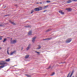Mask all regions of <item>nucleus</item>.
Instances as JSON below:
<instances>
[{
	"mask_svg": "<svg viewBox=\"0 0 77 77\" xmlns=\"http://www.w3.org/2000/svg\"><path fill=\"white\" fill-rule=\"evenodd\" d=\"M41 46L40 45H38V47L37 48V49H41Z\"/></svg>",
	"mask_w": 77,
	"mask_h": 77,
	"instance_id": "nucleus-20",
	"label": "nucleus"
},
{
	"mask_svg": "<svg viewBox=\"0 0 77 77\" xmlns=\"http://www.w3.org/2000/svg\"><path fill=\"white\" fill-rule=\"evenodd\" d=\"M36 38V37H34L32 38V42H35V41Z\"/></svg>",
	"mask_w": 77,
	"mask_h": 77,
	"instance_id": "nucleus-8",
	"label": "nucleus"
},
{
	"mask_svg": "<svg viewBox=\"0 0 77 77\" xmlns=\"http://www.w3.org/2000/svg\"><path fill=\"white\" fill-rule=\"evenodd\" d=\"M39 3H40V4H42V2H40Z\"/></svg>",
	"mask_w": 77,
	"mask_h": 77,
	"instance_id": "nucleus-36",
	"label": "nucleus"
},
{
	"mask_svg": "<svg viewBox=\"0 0 77 77\" xmlns=\"http://www.w3.org/2000/svg\"><path fill=\"white\" fill-rule=\"evenodd\" d=\"M7 40V38H4L2 42H5V41H6Z\"/></svg>",
	"mask_w": 77,
	"mask_h": 77,
	"instance_id": "nucleus-19",
	"label": "nucleus"
},
{
	"mask_svg": "<svg viewBox=\"0 0 77 77\" xmlns=\"http://www.w3.org/2000/svg\"><path fill=\"white\" fill-rule=\"evenodd\" d=\"M1 37H2V36H1L0 37V40H2V38Z\"/></svg>",
	"mask_w": 77,
	"mask_h": 77,
	"instance_id": "nucleus-30",
	"label": "nucleus"
},
{
	"mask_svg": "<svg viewBox=\"0 0 77 77\" xmlns=\"http://www.w3.org/2000/svg\"><path fill=\"white\" fill-rule=\"evenodd\" d=\"M70 74H71V73H70V72L69 73V74H68L67 77H69V75H70Z\"/></svg>",
	"mask_w": 77,
	"mask_h": 77,
	"instance_id": "nucleus-26",
	"label": "nucleus"
},
{
	"mask_svg": "<svg viewBox=\"0 0 77 77\" xmlns=\"http://www.w3.org/2000/svg\"><path fill=\"white\" fill-rule=\"evenodd\" d=\"M1 49H2V48L0 47V50Z\"/></svg>",
	"mask_w": 77,
	"mask_h": 77,
	"instance_id": "nucleus-43",
	"label": "nucleus"
},
{
	"mask_svg": "<svg viewBox=\"0 0 77 77\" xmlns=\"http://www.w3.org/2000/svg\"><path fill=\"white\" fill-rule=\"evenodd\" d=\"M50 30H51V29H48V30L46 31V32H49Z\"/></svg>",
	"mask_w": 77,
	"mask_h": 77,
	"instance_id": "nucleus-24",
	"label": "nucleus"
},
{
	"mask_svg": "<svg viewBox=\"0 0 77 77\" xmlns=\"http://www.w3.org/2000/svg\"><path fill=\"white\" fill-rule=\"evenodd\" d=\"M11 60L10 59L8 58L7 59H6L5 60V61H6V62H9L10 60Z\"/></svg>",
	"mask_w": 77,
	"mask_h": 77,
	"instance_id": "nucleus-21",
	"label": "nucleus"
},
{
	"mask_svg": "<svg viewBox=\"0 0 77 77\" xmlns=\"http://www.w3.org/2000/svg\"><path fill=\"white\" fill-rule=\"evenodd\" d=\"M75 77H77V74L76 75H75Z\"/></svg>",
	"mask_w": 77,
	"mask_h": 77,
	"instance_id": "nucleus-41",
	"label": "nucleus"
},
{
	"mask_svg": "<svg viewBox=\"0 0 77 77\" xmlns=\"http://www.w3.org/2000/svg\"><path fill=\"white\" fill-rule=\"evenodd\" d=\"M58 12L62 15H63V14H64V12H63V11H62L61 10H60L58 11Z\"/></svg>",
	"mask_w": 77,
	"mask_h": 77,
	"instance_id": "nucleus-6",
	"label": "nucleus"
},
{
	"mask_svg": "<svg viewBox=\"0 0 77 77\" xmlns=\"http://www.w3.org/2000/svg\"><path fill=\"white\" fill-rule=\"evenodd\" d=\"M26 76H27V77H31V75H29L27 74H25Z\"/></svg>",
	"mask_w": 77,
	"mask_h": 77,
	"instance_id": "nucleus-17",
	"label": "nucleus"
},
{
	"mask_svg": "<svg viewBox=\"0 0 77 77\" xmlns=\"http://www.w3.org/2000/svg\"><path fill=\"white\" fill-rule=\"evenodd\" d=\"M29 57V55H26L25 56V59H27V58H28Z\"/></svg>",
	"mask_w": 77,
	"mask_h": 77,
	"instance_id": "nucleus-18",
	"label": "nucleus"
},
{
	"mask_svg": "<svg viewBox=\"0 0 77 77\" xmlns=\"http://www.w3.org/2000/svg\"><path fill=\"white\" fill-rule=\"evenodd\" d=\"M8 63L5 61H1V63H0V65H7Z\"/></svg>",
	"mask_w": 77,
	"mask_h": 77,
	"instance_id": "nucleus-2",
	"label": "nucleus"
},
{
	"mask_svg": "<svg viewBox=\"0 0 77 77\" xmlns=\"http://www.w3.org/2000/svg\"><path fill=\"white\" fill-rule=\"evenodd\" d=\"M21 49L22 50H23V47H22V48Z\"/></svg>",
	"mask_w": 77,
	"mask_h": 77,
	"instance_id": "nucleus-39",
	"label": "nucleus"
},
{
	"mask_svg": "<svg viewBox=\"0 0 77 77\" xmlns=\"http://www.w3.org/2000/svg\"><path fill=\"white\" fill-rule=\"evenodd\" d=\"M72 75L71 74L69 77H71L72 76Z\"/></svg>",
	"mask_w": 77,
	"mask_h": 77,
	"instance_id": "nucleus-31",
	"label": "nucleus"
},
{
	"mask_svg": "<svg viewBox=\"0 0 77 77\" xmlns=\"http://www.w3.org/2000/svg\"><path fill=\"white\" fill-rule=\"evenodd\" d=\"M9 22H10V23H11V24H13V25H16V24L14 22H12L11 20H10Z\"/></svg>",
	"mask_w": 77,
	"mask_h": 77,
	"instance_id": "nucleus-12",
	"label": "nucleus"
},
{
	"mask_svg": "<svg viewBox=\"0 0 77 77\" xmlns=\"http://www.w3.org/2000/svg\"><path fill=\"white\" fill-rule=\"evenodd\" d=\"M6 8L5 7L4 8Z\"/></svg>",
	"mask_w": 77,
	"mask_h": 77,
	"instance_id": "nucleus-44",
	"label": "nucleus"
},
{
	"mask_svg": "<svg viewBox=\"0 0 77 77\" xmlns=\"http://www.w3.org/2000/svg\"><path fill=\"white\" fill-rule=\"evenodd\" d=\"M35 53H37L38 54H40V53L39 52H37L36 51H35Z\"/></svg>",
	"mask_w": 77,
	"mask_h": 77,
	"instance_id": "nucleus-23",
	"label": "nucleus"
},
{
	"mask_svg": "<svg viewBox=\"0 0 77 77\" xmlns=\"http://www.w3.org/2000/svg\"><path fill=\"white\" fill-rule=\"evenodd\" d=\"M36 4H39V3H38V2L37 3H36Z\"/></svg>",
	"mask_w": 77,
	"mask_h": 77,
	"instance_id": "nucleus-42",
	"label": "nucleus"
},
{
	"mask_svg": "<svg viewBox=\"0 0 77 77\" xmlns=\"http://www.w3.org/2000/svg\"><path fill=\"white\" fill-rule=\"evenodd\" d=\"M46 2H47L48 3H50L51 1L50 0H47L46 1Z\"/></svg>",
	"mask_w": 77,
	"mask_h": 77,
	"instance_id": "nucleus-25",
	"label": "nucleus"
},
{
	"mask_svg": "<svg viewBox=\"0 0 77 77\" xmlns=\"http://www.w3.org/2000/svg\"><path fill=\"white\" fill-rule=\"evenodd\" d=\"M72 1H73V2H74V0H71Z\"/></svg>",
	"mask_w": 77,
	"mask_h": 77,
	"instance_id": "nucleus-40",
	"label": "nucleus"
},
{
	"mask_svg": "<svg viewBox=\"0 0 77 77\" xmlns=\"http://www.w3.org/2000/svg\"><path fill=\"white\" fill-rule=\"evenodd\" d=\"M5 65H1V66H0V68H4L5 66H5Z\"/></svg>",
	"mask_w": 77,
	"mask_h": 77,
	"instance_id": "nucleus-13",
	"label": "nucleus"
},
{
	"mask_svg": "<svg viewBox=\"0 0 77 77\" xmlns=\"http://www.w3.org/2000/svg\"><path fill=\"white\" fill-rule=\"evenodd\" d=\"M48 6L47 5L46 6L43 7V9H47V8H48Z\"/></svg>",
	"mask_w": 77,
	"mask_h": 77,
	"instance_id": "nucleus-16",
	"label": "nucleus"
},
{
	"mask_svg": "<svg viewBox=\"0 0 77 77\" xmlns=\"http://www.w3.org/2000/svg\"><path fill=\"white\" fill-rule=\"evenodd\" d=\"M16 52V51H14L11 52L10 53V55H13V54H15Z\"/></svg>",
	"mask_w": 77,
	"mask_h": 77,
	"instance_id": "nucleus-10",
	"label": "nucleus"
},
{
	"mask_svg": "<svg viewBox=\"0 0 77 77\" xmlns=\"http://www.w3.org/2000/svg\"><path fill=\"white\" fill-rule=\"evenodd\" d=\"M2 26V25L0 24V26Z\"/></svg>",
	"mask_w": 77,
	"mask_h": 77,
	"instance_id": "nucleus-38",
	"label": "nucleus"
},
{
	"mask_svg": "<svg viewBox=\"0 0 77 77\" xmlns=\"http://www.w3.org/2000/svg\"><path fill=\"white\" fill-rule=\"evenodd\" d=\"M74 2H77V0H74Z\"/></svg>",
	"mask_w": 77,
	"mask_h": 77,
	"instance_id": "nucleus-35",
	"label": "nucleus"
},
{
	"mask_svg": "<svg viewBox=\"0 0 77 77\" xmlns=\"http://www.w3.org/2000/svg\"><path fill=\"white\" fill-rule=\"evenodd\" d=\"M66 10L68 11V12H71L72 11V9L71 8H69L66 9Z\"/></svg>",
	"mask_w": 77,
	"mask_h": 77,
	"instance_id": "nucleus-5",
	"label": "nucleus"
},
{
	"mask_svg": "<svg viewBox=\"0 0 77 77\" xmlns=\"http://www.w3.org/2000/svg\"><path fill=\"white\" fill-rule=\"evenodd\" d=\"M11 43L12 44H15V43L17 42V40H13V41H11Z\"/></svg>",
	"mask_w": 77,
	"mask_h": 77,
	"instance_id": "nucleus-3",
	"label": "nucleus"
},
{
	"mask_svg": "<svg viewBox=\"0 0 77 77\" xmlns=\"http://www.w3.org/2000/svg\"><path fill=\"white\" fill-rule=\"evenodd\" d=\"M32 31H31L28 32V35H29L30 36L32 35Z\"/></svg>",
	"mask_w": 77,
	"mask_h": 77,
	"instance_id": "nucleus-9",
	"label": "nucleus"
},
{
	"mask_svg": "<svg viewBox=\"0 0 77 77\" xmlns=\"http://www.w3.org/2000/svg\"><path fill=\"white\" fill-rule=\"evenodd\" d=\"M25 27L26 28H27V27H31V26H25Z\"/></svg>",
	"mask_w": 77,
	"mask_h": 77,
	"instance_id": "nucleus-22",
	"label": "nucleus"
},
{
	"mask_svg": "<svg viewBox=\"0 0 77 77\" xmlns=\"http://www.w3.org/2000/svg\"><path fill=\"white\" fill-rule=\"evenodd\" d=\"M46 11H47V10H45L43 11V12H46Z\"/></svg>",
	"mask_w": 77,
	"mask_h": 77,
	"instance_id": "nucleus-32",
	"label": "nucleus"
},
{
	"mask_svg": "<svg viewBox=\"0 0 77 77\" xmlns=\"http://www.w3.org/2000/svg\"><path fill=\"white\" fill-rule=\"evenodd\" d=\"M51 67H50V66L48 68V69H50V68Z\"/></svg>",
	"mask_w": 77,
	"mask_h": 77,
	"instance_id": "nucleus-33",
	"label": "nucleus"
},
{
	"mask_svg": "<svg viewBox=\"0 0 77 77\" xmlns=\"http://www.w3.org/2000/svg\"><path fill=\"white\" fill-rule=\"evenodd\" d=\"M33 12V11H32L31 12V14H32Z\"/></svg>",
	"mask_w": 77,
	"mask_h": 77,
	"instance_id": "nucleus-34",
	"label": "nucleus"
},
{
	"mask_svg": "<svg viewBox=\"0 0 77 77\" xmlns=\"http://www.w3.org/2000/svg\"><path fill=\"white\" fill-rule=\"evenodd\" d=\"M8 16V15H5V17H6V16Z\"/></svg>",
	"mask_w": 77,
	"mask_h": 77,
	"instance_id": "nucleus-37",
	"label": "nucleus"
},
{
	"mask_svg": "<svg viewBox=\"0 0 77 77\" xmlns=\"http://www.w3.org/2000/svg\"><path fill=\"white\" fill-rule=\"evenodd\" d=\"M8 51V50L7 51V54H9V51Z\"/></svg>",
	"mask_w": 77,
	"mask_h": 77,
	"instance_id": "nucleus-28",
	"label": "nucleus"
},
{
	"mask_svg": "<svg viewBox=\"0 0 77 77\" xmlns=\"http://www.w3.org/2000/svg\"><path fill=\"white\" fill-rule=\"evenodd\" d=\"M67 2V3H71L72 2V1L71 0H69Z\"/></svg>",
	"mask_w": 77,
	"mask_h": 77,
	"instance_id": "nucleus-15",
	"label": "nucleus"
},
{
	"mask_svg": "<svg viewBox=\"0 0 77 77\" xmlns=\"http://www.w3.org/2000/svg\"><path fill=\"white\" fill-rule=\"evenodd\" d=\"M34 11H39V8H35L34 9Z\"/></svg>",
	"mask_w": 77,
	"mask_h": 77,
	"instance_id": "nucleus-7",
	"label": "nucleus"
},
{
	"mask_svg": "<svg viewBox=\"0 0 77 77\" xmlns=\"http://www.w3.org/2000/svg\"><path fill=\"white\" fill-rule=\"evenodd\" d=\"M54 72H53V73H52V74L51 75V76L53 75H54Z\"/></svg>",
	"mask_w": 77,
	"mask_h": 77,
	"instance_id": "nucleus-27",
	"label": "nucleus"
},
{
	"mask_svg": "<svg viewBox=\"0 0 77 77\" xmlns=\"http://www.w3.org/2000/svg\"><path fill=\"white\" fill-rule=\"evenodd\" d=\"M52 39V38H50L43 39V41H45L46 40L47 41H49V40H50V39Z\"/></svg>",
	"mask_w": 77,
	"mask_h": 77,
	"instance_id": "nucleus-4",
	"label": "nucleus"
},
{
	"mask_svg": "<svg viewBox=\"0 0 77 77\" xmlns=\"http://www.w3.org/2000/svg\"><path fill=\"white\" fill-rule=\"evenodd\" d=\"M73 73H74V71H72L71 74H72H72H73Z\"/></svg>",
	"mask_w": 77,
	"mask_h": 77,
	"instance_id": "nucleus-29",
	"label": "nucleus"
},
{
	"mask_svg": "<svg viewBox=\"0 0 77 77\" xmlns=\"http://www.w3.org/2000/svg\"><path fill=\"white\" fill-rule=\"evenodd\" d=\"M30 44H29L28 45V47L26 48V50H29V48H30Z\"/></svg>",
	"mask_w": 77,
	"mask_h": 77,
	"instance_id": "nucleus-11",
	"label": "nucleus"
},
{
	"mask_svg": "<svg viewBox=\"0 0 77 77\" xmlns=\"http://www.w3.org/2000/svg\"><path fill=\"white\" fill-rule=\"evenodd\" d=\"M43 8V7H39L38 8L39 9V11H41L42 9Z\"/></svg>",
	"mask_w": 77,
	"mask_h": 77,
	"instance_id": "nucleus-14",
	"label": "nucleus"
},
{
	"mask_svg": "<svg viewBox=\"0 0 77 77\" xmlns=\"http://www.w3.org/2000/svg\"><path fill=\"white\" fill-rule=\"evenodd\" d=\"M72 41V38H69L67 39L66 41V43H69L71 41Z\"/></svg>",
	"mask_w": 77,
	"mask_h": 77,
	"instance_id": "nucleus-1",
	"label": "nucleus"
}]
</instances>
